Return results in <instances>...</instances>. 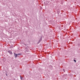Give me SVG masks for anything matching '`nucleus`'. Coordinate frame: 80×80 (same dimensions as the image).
Returning a JSON list of instances; mask_svg holds the SVG:
<instances>
[{
	"label": "nucleus",
	"mask_w": 80,
	"mask_h": 80,
	"mask_svg": "<svg viewBox=\"0 0 80 80\" xmlns=\"http://www.w3.org/2000/svg\"><path fill=\"white\" fill-rule=\"evenodd\" d=\"M8 52L10 54H11V55H12V54H13V53H12V51L10 50L8 51Z\"/></svg>",
	"instance_id": "f257e3e1"
},
{
	"label": "nucleus",
	"mask_w": 80,
	"mask_h": 80,
	"mask_svg": "<svg viewBox=\"0 0 80 80\" xmlns=\"http://www.w3.org/2000/svg\"><path fill=\"white\" fill-rule=\"evenodd\" d=\"M74 61L75 62V63H76L77 62L76 61V60H74Z\"/></svg>",
	"instance_id": "7ed1b4c3"
},
{
	"label": "nucleus",
	"mask_w": 80,
	"mask_h": 80,
	"mask_svg": "<svg viewBox=\"0 0 80 80\" xmlns=\"http://www.w3.org/2000/svg\"><path fill=\"white\" fill-rule=\"evenodd\" d=\"M14 56L15 57H17V55H20V54H15V53H14Z\"/></svg>",
	"instance_id": "f03ea898"
}]
</instances>
